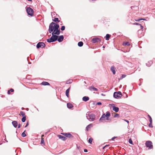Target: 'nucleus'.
<instances>
[{
	"instance_id": "49",
	"label": "nucleus",
	"mask_w": 155,
	"mask_h": 155,
	"mask_svg": "<svg viewBox=\"0 0 155 155\" xmlns=\"http://www.w3.org/2000/svg\"><path fill=\"white\" fill-rule=\"evenodd\" d=\"M102 95H103V96H104V95L103 94H102Z\"/></svg>"
},
{
	"instance_id": "20",
	"label": "nucleus",
	"mask_w": 155,
	"mask_h": 155,
	"mask_svg": "<svg viewBox=\"0 0 155 155\" xmlns=\"http://www.w3.org/2000/svg\"><path fill=\"white\" fill-rule=\"evenodd\" d=\"M41 84L43 85H49L50 84L49 83L45 82V81H43L41 83Z\"/></svg>"
},
{
	"instance_id": "40",
	"label": "nucleus",
	"mask_w": 155,
	"mask_h": 155,
	"mask_svg": "<svg viewBox=\"0 0 155 155\" xmlns=\"http://www.w3.org/2000/svg\"><path fill=\"white\" fill-rule=\"evenodd\" d=\"M129 143H130V144H132V145H133V141H132V140L131 139H130L129 140Z\"/></svg>"
},
{
	"instance_id": "18",
	"label": "nucleus",
	"mask_w": 155,
	"mask_h": 155,
	"mask_svg": "<svg viewBox=\"0 0 155 155\" xmlns=\"http://www.w3.org/2000/svg\"><path fill=\"white\" fill-rule=\"evenodd\" d=\"M71 87H69L68 89H67L66 91V96L68 97H69V93Z\"/></svg>"
},
{
	"instance_id": "30",
	"label": "nucleus",
	"mask_w": 155,
	"mask_h": 155,
	"mask_svg": "<svg viewBox=\"0 0 155 155\" xmlns=\"http://www.w3.org/2000/svg\"><path fill=\"white\" fill-rule=\"evenodd\" d=\"M20 114L22 116H23L24 117L25 116V113L24 112L21 111Z\"/></svg>"
},
{
	"instance_id": "5",
	"label": "nucleus",
	"mask_w": 155,
	"mask_h": 155,
	"mask_svg": "<svg viewBox=\"0 0 155 155\" xmlns=\"http://www.w3.org/2000/svg\"><path fill=\"white\" fill-rule=\"evenodd\" d=\"M27 13L29 15L32 16L33 15V10L30 7H28L26 9Z\"/></svg>"
},
{
	"instance_id": "47",
	"label": "nucleus",
	"mask_w": 155,
	"mask_h": 155,
	"mask_svg": "<svg viewBox=\"0 0 155 155\" xmlns=\"http://www.w3.org/2000/svg\"><path fill=\"white\" fill-rule=\"evenodd\" d=\"M44 135H42L41 136V138H43V137L44 136Z\"/></svg>"
},
{
	"instance_id": "19",
	"label": "nucleus",
	"mask_w": 155,
	"mask_h": 155,
	"mask_svg": "<svg viewBox=\"0 0 155 155\" xmlns=\"http://www.w3.org/2000/svg\"><path fill=\"white\" fill-rule=\"evenodd\" d=\"M89 99V98L88 97L84 96L82 98V100L83 101H88Z\"/></svg>"
},
{
	"instance_id": "36",
	"label": "nucleus",
	"mask_w": 155,
	"mask_h": 155,
	"mask_svg": "<svg viewBox=\"0 0 155 155\" xmlns=\"http://www.w3.org/2000/svg\"><path fill=\"white\" fill-rule=\"evenodd\" d=\"M25 131H24L22 133V134L21 135L22 137H25L26 136V134H25Z\"/></svg>"
},
{
	"instance_id": "24",
	"label": "nucleus",
	"mask_w": 155,
	"mask_h": 155,
	"mask_svg": "<svg viewBox=\"0 0 155 155\" xmlns=\"http://www.w3.org/2000/svg\"><path fill=\"white\" fill-rule=\"evenodd\" d=\"M14 90L13 89L11 88L10 90H8V94H11L10 92H13L14 91Z\"/></svg>"
},
{
	"instance_id": "50",
	"label": "nucleus",
	"mask_w": 155,
	"mask_h": 155,
	"mask_svg": "<svg viewBox=\"0 0 155 155\" xmlns=\"http://www.w3.org/2000/svg\"><path fill=\"white\" fill-rule=\"evenodd\" d=\"M103 48H104V46H103Z\"/></svg>"
},
{
	"instance_id": "6",
	"label": "nucleus",
	"mask_w": 155,
	"mask_h": 155,
	"mask_svg": "<svg viewBox=\"0 0 155 155\" xmlns=\"http://www.w3.org/2000/svg\"><path fill=\"white\" fill-rule=\"evenodd\" d=\"M146 145L147 147L150 149H152L153 147L152 142L150 141H147L146 142Z\"/></svg>"
},
{
	"instance_id": "27",
	"label": "nucleus",
	"mask_w": 155,
	"mask_h": 155,
	"mask_svg": "<svg viewBox=\"0 0 155 155\" xmlns=\"http://www.w3.org/2000/svg\"><path fill=\"white\" fill-rule=\"evenodd\" d=\"M53 21L55 22H58L60 21V20H59L58 18H55L54 19H53Z\"/></svg>"
},
{
	"instance_id": "16",
	"label": "nucleus",
	"mask_w": 155,
	"mask_h": 155,
	"mask_svg": "<svg viewBox=\"0 0 155 155\" xmlns=\"http://www.w3.org/2000/svg\"><path fill=\"white\" fill-rule=\"evenodd\" d=\"M67 106L69 108L71 109L73 107V105L70 103H68L67 104Z\"/></svg>"
},
{
	"instance_id": "15",
	"label": "nucleus",
	"mask_w": 155,
	"mask_h": 155,
	"mask_svg": "<svg viewBox=\"0 0 155 155\" xmlns=\"http://www.w3.org/2000/svg\"><path fill=\"white\" fill-rule=\"evenodd\" d=\"M110 70L114 74H115L116 71H115V68L114 66H113L111 67Z\"/></svg>"
},
{
	"instance_id": "33",
	"label": "nucleus",
	"mask_w": 155,
	"mask_h": 155,
	"mask_svg": "<svg viewBox=\"0 0 155 155\" xmlns=\"http://www.w3.org/2000/svg\"><path fill=\"white\" fill-rule=\"evenodd\" d=\"M119 115L116 113H114V117H118Z\"/></svg>"
},
{
	"instance_id": "21",
	"label": "nucleus",
	"mask_w": 155,
	"mask_h": 155,
	"mask_svg": "<svg viewBox=\"0 0 155 155\" xmlns=\"http://www.w3.org/2000/svg\"><path fill=\"white\" fill-rule=\"evenodd\" d=\"M92 127V124H90L87 125L86 127V130L87 131H88L90 129L91 127Z\"/></svg>"
},
{
	"instance_id": "12",
	"label": "nucleus",
	"mask_w": 155,
	"mask_h": 155,
	"mask_svg": "<svg viewBox=\"0 0 155 155\" xmlns=\"http://www.w3.org/2000/svg\"><path fill=\"white\" fill-rule=\"evenodd\" d=\"M64 39V36L63 35L60 36L59 38H58L57 40L59 42H61Z\"/></svg>"
},
{
	"instance_id": "2",
	"label": "nucleus",
	"mask_w": 155,
	"mask_h": 155,
	"mask_svg": "<svg viewBox=\"0 0 155 155\" xmlns=\"http://www.w3.org/2000/svg\"><path fill=\"white\" fill-rule=\"evenodd\" d=\"M110 116V113L108 112L107 111L106 113V114H104L101 117L100 119L99 120L100 121H102V120L105 119V118L106 117V119L107 120H109V117Z\"/></svg>"
},
{
	"instance_id": "43",
	"label": "nucleus",
	"mask_w": 155,
	"mask_h": 155,
	"mask_svg": "<svg viewBox=\"0 0 155 155\" xmlns=\"http://www.w3.org/2000/svg\"><path fill=\"white\" fill-rule=\"evenodd\" d=\"M28 122H27V123L26 124V126H25V127H26L27 126H28Z\"/></svg>"
},
{
	"instance_id": "28",
	"label": "nucleus",
	"mask_w": 155,
	"mask_h": 155,
	"mask_svg": "<svg viewBox=\"0 0 155 155\" xmlns=\"http://www.w3.org/2000/svg\"><path fill=\"white\" fill-rule=\"evenodd\" d=\"M41 144H45V142L43 138H41Z\"/></svg>"
},
{
	"instance_id": "29",
	"label": "nucleus",
	"mask_w": 155,
	"mask_h": 155,
	"mask_svg": "<svg viewBox=\"0 0 155 155\" xmlns=\"http://www.w3.org/2000/svg\"><path fill=\"white\" fill-rule=\"evenodd\" d=\"M126 76V75L125 74H122V77L119 79V80L122 79L123 78H125Z\"/></svg>"
},
{
	"instance_id": "37",
	"label": "nucleus",
	"mask_w": 155,
	"mask_h": 155,
	"mask_svg": "<svg viewBox=\"0 0 155 155\" xmlns=\"http://www.w3.org/2000/svg\"><path fill=\"white\" fill-rule=\"evenodd\" d=\"M93 140V139L92 138H90L88 140V142L90 143H91Z\"/></svg>"
},
{
	"instance_id": "44",
	"label": "nucleus",
	"mask_w": 155,
	"mask_h": 155,
	"mask_svg": "<svg viewBox=\"0 0 155 155\" xmlns=\"http://www.w3.org/2000/svg\"><path fill=\"white\" fill-rule=\"evenodd\" d=\"M87 151H87V150L86 149H84V152H87Z\"/></svg>"
},
{
	"instance_id": "32",
	"label": "nucleus",
	"mask_w": 155,
	"mask_h": 155,
	"mask_svg": "<svg viewBox=\"0 0 155 155\" xmlns=\"http://www.w3.org/2000/svg\"><path fill=\"white\" fill-rule=\"evenodd\" d=\"M26 120V116H24L22 118L21 120L23 122H25Z\"/></svg>"
},
{
	"instance_id": "25",
	"label": "nucleus",
	"mask_w": 155,
	"mask_h": 155,
	"mask_svg": "<svg viewBox=\"0 0 155 155\" xmlns=\"http://www.w3.org/2000/svg\"><path fill=\"white\" fill-rule=\"evenodd\" d=\"M83 45V42L82 41H80L78 43V45L79 46L81 47Z\"/></svg>"
},
{
	"instance_id": "7",
	"label": "nucleus",
	"mask_w": 155,
	"mask_h": 155,
	"mask_svg": "<svg viewBox=\"0 0 155 155\" xmlns=\"http://www.w3.org/2000/svg\"><path fill=\"white\" fill-rule=\"evenodd\" d=\"M45 46V45L43 42H39L37 45V48H43Z\"/></svg>"
},
{
	"instance_id": "26",
	"label": "nucleus",
	"mask_w": 155,
	"mask_h": 155,
	"mask_svg": "<svg viewBox=\"0 0 155 155\" xmlns=\"http://www.w3.org/2000/svg\"><path fill=\"white\" fill-rule=\"evenodd\" d=\"M110 37V35L108 34H107L106 36V39L107 40H108Z\"/></svg>"
},
{
	"instance_id": "34",
	"label": "nucleus",
	"mask_w": 155,
	"mask_h": 155,
	"mask_svg": "<svg viewBox=\"0 0 155 155\" xmlns=\"http://www.w3.org/2000/svg\"><path fill=\"white\" fill-rule=\"evenodd\" d=\"M141 20H145V19H144L141 18L138 19H137L135 20V21H140Z\"/></svg>"
},
{
	"instance_id": "31",
	"label": "nucleus",
	"mask_w": 155,
	"mask_h": 155,
	"mask_svg": "<svg viewBox=\"0 0 155 155\" xmlns=\"http://www.w3.org/2000/svg\"><path fill=\"white\" fill-rule=\"evenodd\" d=\"M72 82V81L71 80H69L66 81V84H70Z\"/></svg>"
},
{
	"instance_id": "17",
	"label": "nucleus",
	"mask_w": 155,
	"mask_h": 155,
	"mask_svg": "<svg viewBox=\"0 0 155 155\" xmlns=\"http://www.w3.org/2000/svg\"><path fill=\"white\" fill-rule=\"evenodd\" d=\"M113 110L115 112H117L118 111L119 109L118 107H117L115 106L113 107Z\"/></svg>"
},
{
	"instance_id": "8",
	"label": "nucleus",
	"mask_w": 155,
	"mask_h": 155,
	"mask_svg": "<svg viewBox=\"0 0 155 155\" xmlns=\"http://www.w3.org/2000/svg\"><path fill=\"white\" fill-rule=\"evenodd\" d=\"M61 134L63 135V136L67 137L69 138H72L73 137V136L70 133H61Z\"/></svg>"
},
{
	"instance_id": "1",
	"label": "nucleus",
	"mask_w": 155,
	"mask_h": 155,
	"mask_svg": "<svg viewBox=\"0 0 155 155\" xmlns=\"http://www.w3.org/2000/svg\"><path fill=\"white\" fill-rule=\"evenodd\" d=\"M49 32L50 33H52V35H59L60 33L59 25L54 22H52L49 26Z\"/></svg>"
},
{
	"instance_id": "11",
	"label": "nucleus",
	"mask_w": 155,
	"mask_h": 155,
	"mask_svg": "<svg viewBox=\"0 0 155 155\" xmlns=\"http://www.w3.org/2000/svg\"><path fill=\"white\" fill-rule=\"evenodd\" d=\"M95 118V116L93 114H92L89 116V119L91 120L92 121H93L94 120Z\"/></svg>"
},
{
	"instance_id": "42",
	"label": "nucleus",
	"mask_w": 155,
	"mask_h": 155,
	"mask_svg": "<svg viewBox=\"0 0 155 155\" xmlns=\"http://www.w3.org/2000/svg\"><path fill=\"white\" fill-rule=\"evenodd\" d=\"M97 104L98 105H101V103L100 102H98L97 103Z\"/></svg>"
},
{
	"instance_id": "38",
	"label": "nucleus",
	"mask_w": 155,
	"mask_h": 155,
	"mask_svg": "<svg viewBox=\"0 0 155 155\" xmlns=\"http://www.w3.org/2000/svg\"><path fill=\"white\" fill-rule=\"evenodd\" d=\"M65 29V27L64 26H62L61 28V29L62 31L64 30Z\"/></svg>"
},
{
	"instance_id": "4",
	"label": "nucleus",
	"mask_w": 155,
	"mask_h": 155,
	"mask_svg": "<svg viewBox=\"0 0 155 155\" xmlns=\"http://www.w3.org/2000/svg\"><path fill=\"white\" fill-rule=\"evenodd\" d=\"M122 96L121 93L120 91L115 92L114 94V97L116 98H120Z\"/></svg>"
},
{
	"instance_id": "39",
	"label": "nucleus",
	"mask_w": 155,
	"mask_h": 155,
	"mask_svg": "<svg viewBox=\"0 0 155 155\" xmlns=\"http://www.w3.org/2000/svg\"><path fill=\"white\" fill-rule=\"evenodd\" d=\"M152 124V121L151 122H150V123L149 125V127H153V126Z\"/></svg>"
},
{
	"instance_id": "14",
	"label": "nucleus",
	"mask_w": 155,
	"mask_h": 155,
	"mask_svg": "<svg viewBox=\"0 0 155 155\" xmlns=\"http://www.w3.org/2000/svg\"><path fill=\"white\" fill-rule=\"evenodd\" d=\"M12 123L15 127L16 128L17 127L18 124L17 121H14L12 122Z\"/></svg>"
},
{
	"instance_id": "13",
	"label": "nucleus",
	"mask_w": 155,
	"mask_h": 155,
	"mask_svg": "<svg viewBox=\"0 0 155 155\" xmlns=\"http://www.w3.org/2000/svg\"><path fill=\"white\" fill-rule=\"evenodd\" d=\"M89 89L91 91L93 90L94 91H97L98 89L94 87L91 86L89 87Z\"/></svg>"
},
{
	"instance_id": "45",
	"label": "nucleus",
	"mask_w": 155,
	"mask_h": 155,
	"mask_svg": "<svg viewBox=\"0 0 155 155\" xmlns=\"http://www.w3.org/2000/svg\"><path fill=\"white\" fill-rule=\"evenodd\" d=\"M108 146V145L105 146L104 147H103V149H104V148H105L106 147H107V146Z\"/></svg>"
},
{
	"instance_id": "3",
	"label": "nucleus",
	"mask_w": 155,
	"mask_h": 155,
	"mask_svg": "<svg viewBox=\"0 0 155 155\" xmlns=\"http://www.w3.org/2000/svg\"><path fill=\"white\" fill-rule=\"evenodd\" d=\"M58 36L55 35H52L51 38L47 39L48 42L50 43L56 41L58 39Z\"/></svg>"
},
{
	"instance_id": "23",
	"label": "nucleus",
	"mask_w": 155,
	"mask_h": 155,
	"mask_svg": "<svg viewBox=\"0 0 155 155\" xmlns=\"http://www.w3.org/2000/svg\"><path fill=\"white\" fill-rule=\"evenodd\" d=\"M123 45L124 46H130V44L129 42H124L123 43Z\"/></svg>"
},
{
	"instance_id": "9",
	"label": "nucleus",
	"mask_w": 155,
	"mask_h": 155,
	"mask_svg": "<svg viewBox=\"0 0 155 155\" xmlns=\"http://www.w3.org/2000/svg\"><path fill=\"white\" fill-rule=\"evenodd\" d=\"M101 41V40L100 38H93L92 40V41L93 43H95L96 42H98Z\"/></svg>"
},
{
	"instance_id": "35",
	"label": "nucleus",
	"mask_w": 155,
	"mask_h": 155,
	"mask_svg": "<svg viewBox=\"0 0 155 155\" xmlns=\"http://www.w3.org/2000/svg\"><path fill=\"white\" fill-rule=\"evenodd\" d=\"M148 117L149 118H150V120H149V121L150 122H151L152 121V118H151V116L149 115H148Z\"/></svg>"
},
{
	"instance_id": "10",
	"label": "nucleus",
	"mask_w": 155,
	"mask_h": 155,
	"mask_svg": "<svg viewBox=\"0 0 155 155\" xmlns=\"http://www.w3.org/2000/svg\"><path fill=\"white\" fill-rule=\"evenodd\" d=\"M58 137L60 139H61L63 141L67 139V138L61 135H58Z\"/></svg>"
},
{
	"instance_id": "46",
	"label": "nucleus",
	"mask_w": 155,
	"mask_h": 155,
	"mask_svg": "<svg viewBox=\"0 0 155 155\" xmlns=\"http://www.w3.org/2000/svg\"><path fill=\"white\" fill-rule=\"evenodd\" d=\"M125 121H126L128 123H129V121H128V120H125Z\"/></svg>"
},
{
	"instance_id": "22",
	"label": "nucleus",
	"mask_w": 155,
	"mask_h": 155,
	"mask_svg": "<svg viewBox=\"0 0 155 155\" xmlns=\"http://www.w3.org/2000/svg\"><path fill=\"white\" fill-rule=\"evenodd\" d=\"M134 25H139L140 26V29L141 30H142L143 27L141 25V24L140 23H135L133 24Z\"/></svg>"
},
{
	"instance_id": "41",
	"label": "nucleus",
	"mask_w": 155,
	"mask_h": 155,
	"mask_svg": "<svg viewBox=\"0 0 155 155\" xmlns=\"http://www.w3.org/2000/svg\"><path fill=\"white\" fill-rule=\"evenodd\" d=\"M20 127H21V124H18V129Z\"/></svg>"
},
{
	"instance_id": "48",
	"label": "nucleus",
	"mask_w": 155,
	"mask_h": 155,
	"mask_svg": "<svg viewBox=\"0 0 155 155\" xmlns=\"http://www.w3.org/2000/svg\"><path fill=\"white\" fill-rule=\"evenodd\" d=\"M115 139V137H113L112 138V140H114V139Z\"/></svg>"
}]
</instances>
